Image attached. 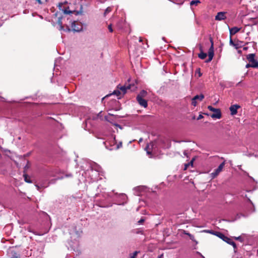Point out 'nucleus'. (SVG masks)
<instances>
[{
    "instance_id": "obj_1",
    "label": "nucleus",
    "mask_w": 258,
    "mask_h": 258,
    "mask_svg": "<svg viewBox=\"0 0 258 258\" xmlns=\"http://www.w3.org/2000/svg\"><path fill=\"white\" fill-rule=\"evenodd\" d=\"M79 7V10H77L76 9L74 10H70V7H68L64 10H61L63 13L65 14H75L76 15H82L83 14V6L82 5H78Z\"/></svg>"
},
{
    "instance_id": "obj_2",
    "label": "nucleus",
    "mask_w": 258,
    "mask_h": 258,
    "mask_svg": "<svg viewBox=\"0 0 258 258\" xmlns=\"http://www.w3.org/2000/svg\"><path fill=\"white\" fill-rule=\"evenodd\" d=\"M117 89H118L123 95L126 93L127 90H131L132 91H135L137 87L134 84H130L128 85L120 86L118 85L117 86Z\"/></svg>"
},
{
    "instance_id": "obj_3",
    "label": "nucleus",
    "mask_w": 258,
    "mask_h": 258,
    "mask_svg": "<svg viewBox=\"0 0 258 258\" xmlns=\"http://www.w3.org/2000/svg\"><path fill=\"white\" fill-rule=\"evenodd\" d=\"M208 109L209 110L213 112V113L210 115L212 118L220 119L222 117V114L220 109L215 108L210 105L208 106Z\"/></svg>"
},
{
    "instance_id": "obj_4",
    "label": "nucleus",
    "mask_w": 258,
    "mask_h": 258,
    "mask_svg": "<svg viewBox=\"0 0 258 258\" xmlns=\"http://www.w3.org/2000/svg\"><path fill=\"white\" fill-rule=\"evenodd\" d=\"M255 54L254 53L248 54L246 56V59L250 63L253 68H258V61L255 58Z\"/></svg>"
},
{
    "instance_id": "obj_5",
    "label": "nucleus",
    "mask_w": 258,
    "mask_h": 258,
    "mask_svg": "<svg viewBox=\"0 0 258 258\" xmlns=\"http://www.w3.org/2000/svg\"><path fill=\"white\" fill-rule=\"evenodd\" d=\"M217 234H216V236L217 237H219L220 239H222L223 241H225L227 243L232 245L234 248H236V243L234 241H233L231 240V239L226 236L224 234H223L221 232L217 233Z\"/></svg>"
},
{
    "instance_id": "obj_6",
    "label": "nucleus",
    "mask_w": 258,
    "mask_h": 258,
    "mask_svg": "<svg viewBox=\"0 0 258 258\" xmlns=\"http://www.w3.org/2000/svg\"><path fill=\"white\" fill-rule=\"evenodd\" d=\"M210 40L211 43V46L208 51V59L205 60V62L207 63L210 62L212 60L214 55V42L213 39L211 37L210 38Z\"/></svg>"
},
{
    "instance_id": "obj_7",
    "label": "nucleus",
    "mask_w": 258,
    "mask_h": 258,
    "mask_svg": "<svg viewBox=\"0 0 258 258\" xmlns=\"http://www.w3.org/2000/svg\"><path fill=\"white\" fill-rule=\"evenodd\" d=\"M225 164V162H223L219 165L218 168L216 169L213 172L211 173V176L212 177V178H215L216 177L218 176L220 172H221L223 168H224Z\"/></svg>"
},
{
    "instance_id": "obj_8",
    "label": "nucleus",
    "mask_w": 258,
    "mask_h": 258,
    "mask_svg": "<svg viewBox=\"0 0 258 258\" xmlns=\"http://www.w3.org/2000/svg\"><path fill=\"white\" fill-rule=\"evenodd\" d=\"M71 27L72 29H70L68 26H67V28L69 31L73 30L75 32H79L82 28V26L79 25L76 21H74L72 22Z\"/></svg>"
},
{
    "instance_id": "obj_9",
    "label": "nucleus",
    "mask_w": 258,
    "mask_h": 258,
    "mask_svg": "<svg viewBox=\"0 0 258 258\" xmlns=\"http://www.w3.org/2000/svg\"><path fill=\"white\" fill-rule=\"evenodd\" d=\"M226 12H218L215 16V20L217 21L224 20L226 19Z\"/></svg>"
},
{
    "instance_id": "obj_10",
    "label": "nucleus",
    "mask_w": 258,
    "mask_h": 258,
    "mask_svg": "<svg viewBox=\"0 0 258 258\" xmlns=\"http://www.w3.org/2000/svg\"><path fill=\"white\" fill-rule=\"evenodd\" d=\"M9 256H11L10 258H20V255L17 251L14 250L13 249H10L9 250Z\"/></svg>"
},
{
    "instance_id": "obj_11",
    "label": "nucleus",
    "mask_w": 258,
    "mask_h": 258,
    "mask_svg": "<svg viewBox=\"0 0 258 258\" xmlns=\"http://www.w3.org/2000/svg\"><path fill=\"white\" fill-rule=\"evenodd\" d=\"M137 100L141 106L144 107V108H146L147 107L148 103L146 100L140 97H137Z\"/></svg>"
},
{
    "instance_id": "obj_12",
    "label": "nucleus",
    "mask_w": 258,
    "mask_h": 258,
    "mask_svg": "<svg viewBox=\"0 0 258 258\" xmlns=\"http://www.w3.org/2000/svg\"><path fill=\"white\" fill-rule=\"evenodd\" d=\"M239 108L240 106L236 104L231 105L229 108V109L231 112V114L232 115L236 114L237 113V109Z\"/></svg>"
},
{
    "instance_id": "obj_13",
    "label": "nucleus",
    "mask_w": 258,
    "mask_h": 258,
    "mask_svg": "<svg viewBox=\"0 0 258 258\" xmlns=\"http://www.w3.org/2000/svg\"><path fill=\"white\" fill-rule=\"evenodd\" d=\"M240 29L241 28H238L237 27H234L231 28H229L230 36L232 37V36L238 32Z\"/></svg>"
},
{
    "instance_id": "obj_14",
    "label": "nucleus",
    "mask_w": 258,
    "mask_h": 258,
    "mask_svg": "<svg viewBox=\"0 0 258 258\" xmlns=\"http://www.w3.org/2000/svg\"><path fill=\"white\" fill-rule=\"evenodd\" d=\"M200 49L201 52L198 54V57L201 59H204L206 58L207 54L203 51L202 47H201Z\"/></svg>"
},
{
    "instance_id": "obj_15",
    "label": "nucleus",
    "mask_w": 258,
    "mask_h": 258,
    "mask_svg": "<svg viewBox=\"0 0 258 258\" xmlns=\"http://www.w3.org/2000/svg\"><path fill=\"white\" fill-rule=\"evenodd\" d=\"M147 95V92L145 90H142L140 93L137 95V97H140L141 98H144Z\"/></svg>"
},
{
    "instance_id": "obj_16",
    "label": "nucleus",
    "mask_w": 258,
    "mask_h": 258,
    "mask_svg": "<svg viewBox=\"0 0 258 258\" xmlns=\"http://www.w3.org/2000/svg\"><path fill=\"white\" fill-rule=\"evenodd\" d=\"M23 177L24 178V180L25 182L27 183H32V181L30 180V177L26 173H24Z\"/></svg>"
},
{
    "instance_id": "obj_17",
    "label": "nucleus",
    "mask_w": 258,
    "mask_h": 258,
    "mask_svg": "<svg viewBox=\"0 0 258 258\" xmlns=\"http://www.w3.org/2000/svg\"><path fill=\"white\" fill-rule=\"evenodd\" d=\"M194 100H199V101H202L203 99L204 98V95L202 94H200V95H196L194 98Z\"/></svg>"
},
{
    "instance_id": "obj_18",
    "label": "nucleus",
    "mask_w": 258,
    "mask_h": 258,
    "mask_svg": "<svg viewBox=\"0 0 258 258\" xmlns=\"http://www.w3.org/2000/svg\"><path fill=\"white\" fill-rule=\"evenodd\" d=\"M112 7H107L104 11V16L105 17L108 13L111 12L112 11Z\"/></svg>"
},
{
    "instance_id": "obj_19",
    "label": "nucleus",
    "mask_w": 258,
    "mask_h": 258,
    "mask_svg": "<svg viewBox=\"0 0 258 258\" xmlns=\"http://www.w3.org/2000/svg\"><path fill=\"white\" fill-rule=\"evenodd\" d=\"M183 233L185 235H188V236L189 237L190 239H191V240L192 241H194L195 239V237L193 235L190 234L189 232H188L187 231H183Z\"/></svg>"
},
{
    "instance_id": "obj_20",
    "label": "nucleus",
    "mask_w": 258,
    "mask_h": 258,
    "mask_svg": "<svg viewBox=\"0 0 258 258\" xmlns=\"http://www.w3.org/2000/svg\"><path fill=\"white\" fill-rule=\"evenodd\" d=\"M205 232H207V233H210V234H212L213 235H215L216 236V234L217 233H220V232H218V231H214L212 230H204Z\"/></svg>"
},
{
    "instance_id": "obj_21",
    "label": "nucleus",
    "mask_w": 258,
    "mask_h": 258,
    "mask_svg": "<svg viewBox=\"0 0 258 258\" xmlns=\"http://www.w3.org/2000/svg\"><path fill=\"white\" fill-rule=\"evenodd\" d=\"M200 3H201V2L199 0H194L190 2V6H197Z\"/></svg>"
},
{
    "instance_id": "obj_22",
    "label": "nucleus",
    "mask_w": 258,
    "mask_h": 258,
    "mask_svg": "<svg viewBox=\"0 0 258 258\" xmlns=\"http://www.w3.org/2000/svg\"><path fill=\"white\" fill-rule=\"evenodd\" d=\"M122 93L118 89H117V90H114L113 92V94L117 96H119Z\"/></svg>"
},
{
    "instance_id": "obj_23",
    "label": "nucleus",
    "mask_w": 258,
    "mask_h": 258,
    "mask_svg": "<svg viewBox=\"0 0 258 258\" xmlns=\"http://www.w3.org/2000/svg\"><path fill=\"white\" fill-rule=\"evenodd\" d=\"M58 24L60 26V29H62L63 28V26H62V23L61 21V18L59 17L57 21Z\"/></svg>"
},
{
    "instance_id": "obj_24",
    "label": "nucleus",
    "mask_w": 258,
    "mask_h": 258,
    "mask_svg": "<svg viewBox=\"0 0 258 258\" xmlns=\"http://www.w3.org/2000/svg\"><path fill=\"white\" fill-rule=\"evenodd\" d=\"M229 43L232 46H236V44L234 43V42L232 40V37L230 36V40H229Z\"/></svg>"
},
{
    "instance_id": "obj_25",
    "label": "nucleus",
    "mask_w": 258,
    "mask_h": 258,
    "mask_svg": "<svg viewBox=\"0 0 258 258\" xmlns=\"http://www.w3.org/2000/svg\"><path fill=\"white\" fill-rule=\"evenodd\" d=\"M191 104L194 106H196L197 104V100H194V98L192 99V101H191Z\"/></svg>"
},
{
    "instance_id": "obj_26",
    "label": "nucleus",
    "mask_w": 258,
    "mask_h": 258,
    "mask_svg": "<svg viewBox=\"0 0 258 258\" xmlns=\"http://www.w3.org/2000/svg\"><path fill=\"white\" fill-rule=\"evenodd\" d=\"M108 28L110 32H112L113 31L111 24L108 25Z\"/></svg>"
},
{
    "instance_id": "obj_27",
    "label": "nucleus",
    "mask_w": 258,
    "mask_h": 258,
    "mask_svg": "<svg viewBox=\"0 0 258 258\" xmlns=\"http://www.w3.org/2000/svg\"><path fill=\"white\" fill-rule=\"evenodd\" d=\"M28 164H29V162H27V164L24 167V173H26L27 170L28 169V168L29 167V165H28Z\"/></svg>"
},
{
    "instance_id": "obj_28",
    "label": "nucleus",
    "mask_w": 258,
    "mask_h": 258,
    "mask_svg": "<svg viewBox=\"0 0 258 258\" xmlns=\"http://www.w3.org/2000/svg\"><path fill=\"white\" fill-rule=\"evenodd\" d=\"M138 253V252L137 251H135L134 252L133 255L131 256V258H136Z\"/></svg>"
},
{
    "instance_id": "obj_29",
    "label": "nucleus",
    "mask_w": 258,
    "mask_h": 258,
    "mask_svg": "<svg viewBox=\"0 0 258 258\" xmlns=\"http://www.w3.org/2000/svg\"><path fill=\"white\" fill-rule=\"evenodd\" d=\"M145 221V219L144 218H142L139 221H138V223L139 224H143Z\"/></svg>"
},
{
    "instance_id": "obj_30",
    "label": "nucleus",
    "mask_w": 258,
    "mask_h": 258,
    "mask_svg": "<svg viewBox=\"0 0 258 258\" xmlns=\"http://www.w3.org/2000/svg\"><path fill=\"white\" fill-rule=\"evenodd\" d=\"M122 142H119V143L117 145V146H116V149H118L120 148V147H122Z\"/></svg>"
},
{
    "instance_id": "obj_31",
    "label": "nucleus",
    "mask_w": 258,
    "mask_h": 258,
    "mask_svg": "<svg viewBox=\"0 0 258 258\" xmlns=\"http://www.w3.org/2000/svg\"><path fill=\"white\" fill-rule=\"evenodd\" d=\"M195 160V158H192V160L189 162L188 163V165H191V166H192V165H193V162Z\"/></svg>"
},
{
    "instance_id": "obj_32",
    "label": "nucleus",
    "mask_w": 258,
    "mask_h": 258,
    "mask_svg": "<svg viewBox=\"0 0 258 258\" xmlns=\"http://www.w3.org/2000/svg\"><path fill=\"white\" fill-rule=\"evenodd\" d=\"M63 3H59L58 5V7L59 8V9L60 10H61V8H62V6L63 5Z\"/></svg>"
},
{
    "instance_id": "obj_33",
    "label": "nucleus",
    "mask_w": 258,
    "mask_h": 258,
    "mask_svg": "<svg viewBox=\"0 0 258 258\" xmlns=\"http://www.w3.org/2000/svg\"><path fill=\"white\" fill-rule=\"evenodd\" d=\"M245 67H246V68H250V67L252 68V65L250 63H248V64H247L246 65Z\"/></svg>"
},
{
    "instance_id": "obj_34",
    "label": "nucleus",
    "mask_w": 258,
    "mask_h": 258,
    "mask_svg": "<svg viewBox=\"0 0 258 258\" xmlns=\"http://www.w3.org/2000/svg\"><path fill=\"white\" fill-rule=\"evenodd\" d=\"M203 117H203V116L202 114H200V115H199V116L198 117L197 119H198V120H200V119H201L203 118Z\"/></svg>"
},
{
    "instance_id": "obj_35",
    "label": "nucleus",
    "mask_w": 258,
    "mask_h": 258,
    "mask_svg": "<svg viewBox=\"0 0 258 258\" xmlns=\"http://www.w3.org/2000/svg\"><path fill=\"white\" fill-rule=\"evenodd\" d=\"M184 166H185V167H184V170L187 169V167L189 166L188 163L185 164Z\"/></svg>"
},
{
    "instance_id": "obj_36",
    "label": "nucleus",
    "mask_w": 258,
    "mask_h": 258,
    "mask_svg": "<svg viewBox=\"0 0 258 258\" xmlns=\"http://www.w3.org/2000/svg\"><path fill=\"white\" fill-rule=\"evenodd\" d=\"M39 4H41L42 2L41 0H36Z\"/></svg>"
},
{
    "instance_id": "obj_37",
    "label": "nucleus",
    "mask_w": 258,
    "mask_h": 258,
    "mask_svg": "<svg viewBox=\"0 0 258 258\" xmlns=\"http://www.w3.org/2000/svg\"><path fill=\"white\" fill-rule=\"evenodd\" d=\"M158 258H163V254H162L158 256Z\"/></svg>"
},
{
    "instance_id": "obj_38",
    "label": "nucleus",
    "mask_w": 258,
    "mask_h": 258,
    "mask_svg": "<svg viewBox=\"0 0 258 258\" xmlns=\"http://www.w3.org/2000/svg\"><path fill=\"white\" fill-rule=\"evenodd\" d=\"M235 238L236 240H239V239H240L241 238V237L240 236H239V237H235Z\"/></svg>"
},
{
    "instance_id": "obj_39",
    "label": "nucleus",
    "mask_w": 258,
    "mask_h": 258,
    "mask_svg": "<svg viewBox=\"0 0 258 258\" xmlns=\"http://www.w3.org/2000/svg\"><path fill=\"white\" fill-rule=\"evenodd\" d=\"M142 41H143V39H142V38H140L139 41L142 42Z\"/></svg>"
},
{
    "instance_id": "obj_40",
    "label": "nucleus",
    "mask_w": 258,
    "mask_h": 258,
    "mask_svg": "<svg viewBox=\"0 0 258 258\" xmlns=\"http://www.w3.org/2000/svg\"><path fill=\"white\" fill-rule=\"evenodd\" d=\"M236 49H238L239 48L238 46L236 44V46H234Z\"/></svg>"
},
{
    "instance_id": "obj_41",
    "label": "nucleus",
    "mask_w": 258,
    "mask_h": 258,
    "mask_svg": "<svg viewBox=\"0 0 258 258\" xmlns=\"http://www.w3.org/2000/svg\"><path fill=\"white\" fill-rule=\"evenodd\" d=\"M109 115H113V114H112V113H109Z\"/></svg>"
},
{
    "instance_id": "obj_42",
    "label": "nucleus",
    "mask_w": 258,
    "mask_h": 258,
    "mask_svg": "<svg viewBox=\"0 0 258 258\" xmlns=\"http://www.w3.org/2000/svg\"><path fill=\"white\" fill-rule=\"evenodd\" d=\"M109 115H113V114H112V113H109Z\"/></svg>"
},
{
    "instance_id": "obj_43",
    "label": "nucleus",
    "mask_w": 258,
    "mask_h": 258,
    "mask_svg": "<svg viewBox=\"0 0 258 258\" xmlns=\"http://www.w3.org/2000/svg\"><path fill=\"white\" fill-rule=\"evenodd\" d=\"M247 49V48H246V47H244V49Z\"/></svg>"
},
{
    "instance_id": "obj_44",
    "label": "nucleus",
    "mask_w": 258,
    "mask_h": 258,
    "mask_svg": "<svg viewBox=\"0 0 258 258\" xmlns=\"http://www.w3.org/2000/svg\"><path fill=\"white\" fill-rule=\"evenodd\" d=\"M257 253L258 254V249L257 250Z\"/></svg>"
}]
</instances>
